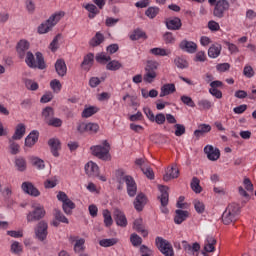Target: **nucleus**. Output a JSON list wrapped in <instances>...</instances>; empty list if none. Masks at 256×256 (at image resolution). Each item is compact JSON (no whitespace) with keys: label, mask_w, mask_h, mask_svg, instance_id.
I'll return each mask as SVG.
<instances>
[{"label":"nucleus","mask_w":256,"mask_h":256,"mask_svg":"<svg viewBox=\"0 0 256 256\" xmlns=\"http://www.w3.org/2000/svg\"><path fill=\"white\" fill-rule=\"evenodd\" d=\"M63 17H65V12H63V11L56 12L55 14L50 16L49 19L45 23H42L38 27V33H40L41 35H43L45 33H49V31H51L53 29V27H55V25L57 23H59V21H61V19H63Z\"/></svg>","instance_id":"39448f33"},{"label":"nucleus","mask_w":256,"mask_h":256,"mask_svg":"<svg viewBox=\"0 0 256 256\" xmlns=\"http://www.w3.org/2000/svg\"><path fill=\"white\" fill-rule=\"evenodd\" d=\"M39 141V131L33 130L25 139V146L26 147H33L35 143Z\"/></svg>","instance_id":"aec40b11"},{"label":"nucleus","mask_w":256,"mask_h":256,"mask_svg":"<svg viewBox=\"0 0 256 256\" xmlns=\"http://www.w3.org/2000/svg\"><path fill=\"white\" fill-rule=\"evenodd\" d=\"M208 3L214 5L213 15L217 19H223L225 13L229 11L230 4L228 0H208Z\"/></svg>","instance_id":"423d86ee"},{"label":"nucleus","mask_w":256,"mask_h":256,"mask_svg":"<svg viewBox=\"0 0 256 256\" xmlns=\"http://www.w3.org/2000/svg\"><path fill=\"white\" fill-rule=\"evenodd\" d=\"M102 215L105 227H111V225H113V217L111 216V211L105 209L102 211Z\"/></svg>","instance_id":"e433bc0d"},{"label":"nucleus","mask_w":256,"mask_h":256,"mask_svg":"<svg viewBox=\"0 0 256 256\" xmlns=\"http://www.w3.org/2000/svg\"><path fill=\"white\" fill-rule=\"evenodd\" d=\"M86 11H88L89 13V19H93L95 18V15H99V9H97V6H95L94 4H87L85 6Z\"/></svg>","instance_id":"37998d69"},{"label":"nucleus","mask_w":256,"mask_h":256,"mask_svg":"<svg viewBox=\"0 0 256 256\" xmlns=\"http://www.w3.org/2000/svg\"><path fill=\"white\" fill-rule=\"evenodd\" d=\"M25 131H26V128H25L24 124H21V123L18 124L16 126L15 133L13 134L11 139H14L16 141L23 139V137L25 136Z\"/></svg>","instance_id":"7c9ffc66"},{"label":"nucleus","mask_w":256,"mask_h":256,"mask_svg":"<svg viewBox=\"0 0 256 256\" xmlns=\"http://www.w3.org/2000/svg\"><path fill=\"white\" fill-rule=\"evenodd\" d=\"M97 113V108L90 106L88 108H85L82 112V117L84 119H89V117H93Z\"/></svg>","instance_id":"a18cd8bd"},{"label":"nucleus","mask_w":256,"mask_h":256,"mask_svg":"<svg viewBox=\"0 0 256 256\" xmlns=\"http://www.w3.org/2000/svg\"><path fill=\"white\" fill-rule=\"evenodd\" d=\"M150 53L156 57H168V55H171V50L165 48H152L150 49Z\"/></svg>","instance_id":"473e14b6"},{"label":"nucleus","mask_w":256,"mask_h":256,"mask_svg":"<svg viewBox=\"0 0 256 256\" xmlns=\"http://www.w3.org/2000/svg\"><path fill=\"white\" fill-rule=\"evenodd\" d=\"M25 86L30 91H37L39 89V84L33 80H26Z\"/></svg>","instance_id":"0e129e2a"},{"label":"nucleus","mask_w":256,"mask_h":256,"mask_svg":"<svg viewBox=\"0 0 256 256\" xmlns=\"http://www.w3.org/2000/svg\"><path fill=\"white\" fill-rule=\"evenodd\" d=\"M158 189L161 193L159 199L161 202V213H164V215H167L169 213V209L167 208V205H169V188L163 185L158 186Z\"/></svg>","instance_id":"9d476101"},{"label":"nucleus","mask_w":256,"mask_h":256,"mask_svg":"<svg viewBox=\"0 0 256 256\" xmlns=\"http://www.w3.org/2000/svg\"><path fill=\"white\" fill-rule=\"evenodd\" d=\"M90 151H92V155L101 159L102 161H111V146L107 140H104L102 145L91 146Z\"/></svg>","instance_id":"7ed1b4c3"},{"label":"nucleus","mask_w":256,"mask_h":256,"mask_svg":"<svg viewBox=\"0 0 256 256\" xmlns=\"http://www.w3.org/2000/svg\"><path fill=\"white\" fill-rule=\"evenodd\" d=\"M180 99L184 105H187L188 107H192V108L195 107V102L193 101L192 97L183 95L181 96Z\"/></svg>","instance_id":"e2e57ef3"},{"label":"nucleus","mask_w":256,"mask_h":256,"mask_svg":"<svg viewBox=\"0 0 256 256\" xmlns=\"http://www.w3.org/2000/svg\"><path fill=\"white\" fill-rule=\"evenodd\" d=\"M55 69L59 77H65L67 75V64H65V60L58 59L55 63Z\"/></svg>","instance_id":"4be33fe9"},{"label":"nucleus","mask_w":256,"mask_h":256,"mask_svg":"<svg viewBox=\"0 0 256 256\" xmlns=\"http://www.w3.org/2000/svg\"><path fill=\"white\" fill-rule=\"evenodd\" d=\"M50 87L54 93H59L61 91V82L57 79H54L50 82Z\"/></svg>","instance_id":"680f3d73"},{"label":"nucleus","mask_w":256,"mask_h":256,"mask_svg":"<svg viewBox=\"0 0 256 256\" xmlns=\"http://www.w3.org/2000/svg\"><path fill=\"white\" fill-rule=\"evenodd\" d=\"M221 45L220 44H213L209 49H208V57L210 59H217L221 55Z\"/></svg>","instance_id":"c756f323"},{"label":"nucleus","mask_w":256,"mask_h":256,"mask_svg":"<svg viewBox=\"0 0 256 256\" xmlns=\"http://www.w3.org/2000/svg\"><path fill=\"white\" fill-rule=\"evenodd\" d=\"M49 147L54 157H59V149H61V142L59 139L52 138L48 141Z\"/></svg>","instance_id":"a878e982"},{"label":"nucleus","mask_w":256,"mask_h":256,"mask_svg":"<svg viewBox=\"0 0 256 256\" xmlns=\"http://www.w3.org/2000/svg\"><path fill=\"white\" fill-rule=\"evenodd\" d=\"M243 75L244 77L251 79L252 77H255V70H253V67L246 65L243 69Z\"/></svg>","instance_id":"6e6d98bb"},{"label":"nucleus","mask_w":256,"mask_h":256,"mask_svg":"<svg viewBox=\"0 0 256 256\" xmlns=\"http://www.w3.org/2000/svg\"><path fill=\"white\" fill-rule=\"evenodd\" d=\"M146 17L149 19H155L159 15V7H149L145 12Z\"/></svg>","instance_id":"de8ad7c7"},{"label":"nucleus","mask_w":256,"mask_h":256,"mask_svg":"<svg viewBox=\"0 0 256 256\" xmlns=\"http://www.w3.org/2000/svg\"><path fill=\"white\" fill-rule=\"evenodd\" d=\"M174 127L176 129L174 132L176 137H181L182 135H185V125L175 124Z\"/></svg>","instance_id":"69168bd1"},{"label":"nucleus","mask_w":256,"mask_h":256,"mask_svg":"<svg viewBox=\"0 0 256 256\" xmlns=\"http://www.w3.org/2000/svg\"><path fill=\"white\" fill-rule=\"evenodd\" d=\"M48 229L49 224H47L45 220L38 222L34 228L36 239H38V241H45V239H47V235H49Z\"/></svg>","instance_id":"1a4fd4ad"},{"label":"nucleus","mask_w":256,"mask_h":256,"mask_svg":"<svg viewBox=\"0 0 256 256\" xmlns=\"http://www.w3.org/2000/svg\"><path fill=\"white\" fill-rule=\"evenodd\" d=\"M97 131H99V124L87 123V133H97Z\"/></svg>","instance_id":"774afa93"},{"label":"nucleus","mask_w":256,"mask_h":256,"mask_svg":"<svg viewBox=\"0 0 256 256\" xmlns=\"http://www.w3.org/2000/svg\"><path fill=\"white\" fill-rule=\"evenodd\" d=\"M130 241L134 247H139V245L143 243V239L137 234H132L130 236Z\"/></svg>","instance_id":"4d7b16f0"},{"label":"nucleus","mask_w":256,"mask_h":256,"mask_svg":"<svg viewBox=\"0 0 256 256\" xmlns=\"http://www.w3.org/2000/svg\"><path fill=\"white\" fill-rule=\"evenodd\" d=\"M11 253H14V255H19V253H23V245L21 243L14 241L11 244Z\"/></svg>","instance_id":"c03bdc74"},{"label":"nucleus","mask_w":256,"mask_h":256,"mask_svg":"<svg viewBox=\"0 0 256 256\" xmlns=\"http://www.w3.org/2000/svg\"><path fill=\"white\" fill-rule=\"evenodd\" d=\"M47 125H49L50 127H61V125H63V120H61L60 118H54L52 117L50 120H48Z\"/></svg>","instance_id":"13d9d810"},{"label":"nucleus","mask_w":256,"mask_h":256,"mask_svg":"<svg viewBox=\"0 0 256 256\" xmlns=\"http://www.w3.org/2000/svg\"><path fill=\"white\" fill-rule=\"evenodd\" d=\"M143 79L146 83H153V81H155V79H157V72L145 70Z\"/></svg>","instance_id":"79ce46f5"},{"label":"nucleus","mask_w":256,"mask_h":256,"mask_svg":"<svg viewBox=\"0 0 256 256\" xmlns=\"http://www.w3.org/2000/svg\"><path fill=\"white\" fill-rule=\"evenodd\" d=\"M36 55V59H35ZM33 55L31 52L26 53V59L25 63L30 67V69H46L47 64H45V58L43 57V54L41 52H36V54Z\"/></svg>","instance_id":"f03ea898"},{"label":"nucleus","mask_w":256,"mask_h":256,"mask_svg":"<svg viewBox=\"0 0 256 256\" xmlns=\"http://www.w3.org/2000/svg\"><path fill=\"white\" fill-rule=\"evenodd\" d=\"M121 67H122L121 62H119L117 60L110 61L106 65V69H108V71H119V69H121Z\"/></svg>","instance_id":"09e8293b"},{"label":"nucleus","mask_w":256,"mask_h":256,"mask_svg":"<svg viewBox=\"0 0 256 256\" xmlns=\"http://www.w3.org/2000/svg\"><path fill=\"white\" fill-rule=\"evenodd\" d=\"M158 67H159V62L155 60H148L145 67V71L157 72Z\"/></svg>","instance_id":"8fccbe9b"},{"label":"nucleus","mask_w":256,"mask_h":256,"mask_svg":"<svg viewBox=\"0 0 256 256\" xmlns=\"http://www.w3.org/2000/svg\"><path fill=\"white\" fill-rule=\"evenodd\" d=\"M69 240L74 244V253H78L83 255V251H85V240L84 238H79L77 236H70Z\"/></svg>","instance_id":"f8f14e48"},{"label":"nucleus","mask_w":256,"mask_h":256,"mask_svg":"<svg viewBox=\"0 0 256 256\" xmlns=\"http://www.w3.org/2000/svg\"><path fill=\"white\" fill-rule=\"evenodd\" d=\"M194 208L197 213L205 212V204L199 200L194 201Z\"/></svg>","instance_id":"338daca9"},{"label":"nucleus","mask_w":256,"mask_h":256,"mask_svg":"<svg viewBox=\"0 0 256 256\" xmlns=\"http://www.w3.org/2000/svg\"><path fill=\"white\" fill-rule=\"evenodd\" d=\"M21 189L26 193V195H30L31 197H39V195H41L39 189H37V187H35L31 182H23Z\"/></svg>","instance_id":"9b49d317"},{"label":"nucleus","mask_w":256,"mask_h":256,"mask_svg":"<svg viewBox=\"0 0 256 256\" xmlns=\"http://www.w3.org/2000/svg\"><path fill=\"white\" fill-rule=\"evenodd\" d=\"M15 165L18 168V171H25V169H27V162L24 158H16Z\"/></svg>","instance_id":"5fc2aeb1"},{"label":"nucleus","mask_w":256,"mask_h":256,"mask_svg":"<svg viewBox=\"0 0 256 256\" xmlns=\"http://www.w3.org/2000/svg\"><path fill=\"white\" fill-rule=\"evenodd\" d=\"M166 121V116L163 113H158L156 116H154V119L152 120V123H156L157 125H163Z\"/></svg>","instance_id":"bf43d9fd"},{"label":"nucleus","mask_w":256,"mask_h":256,"mask_svg":"<svg viewBox=\"0 0 256 256\" xmlns=\"http://www.w3.org/2000/svg\"><path fill=\"white\" fill-rule=\"evenodd\" d=\"M85 173L88 177H99V166L95 162L90 161L85 165Z\"/></svg>","instance_id":"dca6fc26"},{"label":"nucleus","mask_w":256,"mask_h":256,"mask_svg":"<svg viewBox=\"0 0 256 256\" xmlns=\"http://www.w3.org/2000/svg\"><path fill=\"white\" fill-rule=\"evenodd\" d=\"M145 205H147V197L143 193L138 194L134 201V208L136 211H143Z\"/></svg>","instance_id":"6ab92c4d"},{"label":"nucleus","mask_w":256,"mask_h":256,"mask_svg":"<svg viewBox=\"0 0 256 256\" xmlns=\"http://www.w3.org/2000/svg\"><path fill=\"white\" fill-rule=\"evenodd\" d=\"M29 41L22 39L17 43L16 51L20 57V59H24L27 51H29Z\"/></svg>","instance_id":"2eb2a0df"},{"label":"nucleus","mask_w":256,"mask_h":256,"mask_svg":"<svg viewBox=\"0 0 256 256\" xmlns=\"http://www.w3.org/2000/svg\"><path fill=\"white\" fill-rule=\"evenodd\" d=\"M176 215L174 217V223H176V225H181V223H183V221H187L188 217H189V212L186 210H176L175 211Z\"/></svg>","instance_id":"412c9836"},{"label":"nucleus","mask_w":256,"mask_h":256,"mask_svg":"<svg viewBox=\"0 0 256 256\" xmlns=\"http://www.w3.org/2000/svg\"><path fill=\"white\" fill-rule=\"evenodd\" d=\"M179 47L182 51H185L186 53L193 54L197 51V43L193 41L182 40L179 44Z\"/></svg>","instance_id":"4468645a"},{"label":"nucleus","mask_w":256,"mask_h":256,"mask_svg":"<svg viewBox=\"0 0 256 256\" xmlns=\"http://www.w3.org/2000/svg\"><path fill=\"white\" fill-rule=\"evenodd\" d=\"M105 41V36L101 32H97L95 36L89 41L90 47H99Z\"/></svg>","instance_id":"2f4dec72"},{"label":"nucleus","mask_w":256,"mask_h":256,"mask_svg":"<svg viewBox=\"0 0 256 256\" xmlns=\"http://www.w3.org/2000/svg\"><path fill=\"white\" fill-rule=\"evenodd\" d=\"M116 177L118 183L126 184L127 194L129 195V197H135L137 195V183L132 176L125 175V172H123V170H118L116 172Z\"/></svg>","instance_id":"f257e3e1"},{"label":"nucleus","mask_w":256,"mask_h":256,"mask_svg":"<svg viewBox=\"0 0 256 256\" xmlns=\"http://www.w3.org/2000/svg\"><path fill=\"white\" fill-rule=\"evenodd\" d=\"M131 41H139V39H147V34L141 29H136L130 34Z\"/></svg>","instance_id":"c9c22d12"},{"label":"nucleus","mask_w":256,"mask_h":256,"mask_svg":"<svg viewBox=\"0 0 256 256\" xmlns=\"http://www.w3.org/2000/svg\"><path fill=\"white\" fill-rule=\"evenodd\" d=\"M198 107L200 111H209V109L213 107V102L207 99H202L198 101Z\"/></svg>","instance_id":"4c0bfd02"},{"label":"nucleus","mask_w":256,"mask_h":256,"mask_svg":"<svg viewBox=\"0 0 256 256\" xmlns=\"http://www.w3.org/2000/svg\"><path fill=\"white\" fill-rule=\"evenodd\" d=\"M31 163L34 167L38 169H45V162L41 158L32 157Z\"/></svg>","instance_id":"864d4df0"},{"label":"nucleus","mask_w":256,"mask_h":256,"mask_svg":"<svg viewBox=\"0 0 256 256\" xmlns=\"http://www.w3.org/2000/svg\"><path fill=\"white\" fill-rule=\"evenodd\" d=\"M179 177V169L177 167H168L163 177L164 181H171V179H177Z\"/></svg>","instance_id":"bb28decb"},{"label":"nucleus","mask_w":256,"mask_h":256,"mask_svg":"<svg viewBox=\"0 0 256 256\" xmlns=\"http://www.w3.org/2000/svg\"><path fill=\"white\" fill-rule=\"evenodd\" d=\"M96 61L97 63H107L108 61H111V56H108L105 53H99L96 55Z\"/></svg>","instance_id":"052dcab7"},{"label":"nucleus","mask_w":256,"mask_h":256,"mask_svg":"<svg viewBox=\"0 0 256 256\" xmlns=\"http://www.w3.org/2000/svg\"><path fill=\"white\" fill-rule=\"evenodd\" d=\"M32 209L33 210L30 211L26 216L28 223H35V221H41V219H43L47 213L45 211V207H43V205L41 204H33Z\"/></svg>","instance_id":"0eeeda50"},{"label":"nucleus","mask_w":256,"mask_h":256,"mask_svg":"<svg viewBox=\"0 0 256 256\" xmlns=\"http://www.w3.org/2000/svg\"><path fill=\"white\" fill-rule=\"evenodd\" d=\"M175 91H177V88H175V84H164L161 87L160 97H167V95H171V93H175Z\"/></svg>","instance_id":"cd10ccee"},{"label":"nucleus","mask_w":256,"mask_h":256,"mask_svg":"<svg viewBox=\"0 0 256 256\" xmlns=\"http://www.w3.org/2000/svg\"><path fill=\"white\" fill-rule=\"evenodd\" d=\"M93 61H95V55H93V53H89L84 56V59L81 63L82 69H84V71H89V69L93 67Z\"/></svg>","instance_id":"b1692460"},{"label":"nucleus","mask_w":256,"mask_h":256,"mask_svg":"<svg viewBox=\"0 0 256 256\" xmlns=\"http://www.w3.org/2000/svg\"><path fill=\"white\" fill-rule=\"evenodd\" d=\"M133 229H135V231L138 233H141L142 237H147V235H149V232H147V230H145V226H143L142 218L134 220Z\"/></svg>","instance_id":"393cba45"},{"label":"nucleus","mask_w":256,"mask_h":256,"mask_svg":"<svg viewBox=\"0 0 256 256\" xmlns=\"http://www.w3.org/2000/svg\"><path fill=\"white\" fill-rule=\"evenodd\" d=\"M54 217L56 221H59L60 223L69 224V219H67V217H65V215L62 214L60 210H57V209L54 210Z\"/></svg>","instance_id":"603ef678"},{"label":"nucleus","mask_w":256,"mask_h":256,"mask_svg":"<svg viewBox=\"0 0 256 256\" xmlns=\"http://www.w3.org/2000/svg\"><path fill=\"white\" fill-rule=\"evenodd\" d=\"M114 217H115V221H116V225H118V227H126L127 226V216H125V213H123V211L116 209L114 211Z\"/></svg>","instance_id":"f3484780"},{"label":"nucleus","mask_w":256,"mask_h":256,"mask_svg":"<svg viewBox=\"0 0 256 256\" xmlns=\"http://www.w3.org/2000/svg\"><path fill=\"white\" fill-rule=\"evenodd\" d=\"M53 115H55V110H53V108L50 106L42 110V117L44 118V121H46V123L53 118Z\"/></svg>","instance_id":"58836bf2"},{"label":"nucleus","mask_w":256,"mask_h":256,"mask_svg":"<svg viewBox=\"0 0 256 256\" xmlns=\"http://www.w3.org/2000/svg\"><path fill=\"white\" fill-rule=\"evenodd\" d=\"M204 153L207 154L209 161H217V159L221 157V152L219 151V149L211 145H207L204 147Z\"/></svg>","instance_id":"ddd939ff"},{"label":"nucleus","mask_w":256,"mask_h":256,"mask_svg":"<svg viewBox=\"0 0 256 256\" xmlns=\"http://www.w3.org/2000/svg\"><path fill=\"white\" fill-rule=\"evenodd\" d=\"M174 63L178 69H187L189 67V62L184 57H176Z\"/></svg>","instance_id":"ea45409f"},{"label":"nucleus","mask_w":256,"mask_h":256,"mask_svg":"<svg viewBox=\"0 0 256 256\" xmlns=\"http://www.w3.org/2000/svg\"><path fill=\"white\" fill-rule=\"evenodd\" d=\"M156 247L159 249L160 253L165 256H175V251L173 250V245L169 241L165 240L163 237H156L155 239Z\"/></svg>","instance_id":"6e6552de"},{"label":"nucleus","mask_w":256,"mask_h":256,"mask_svg":"<svg viewBox=\"0 0 256 256\" xmlns=\"http://www.w3.org/2000/svg\"><path fill=\"white\" fill-rule=\"evenodd\" d=\"M59 39H61V34H57L50 43L49 49L52 53H55L59 49Z\"/></svg>","instance_id":"49530a36"},{"label":"nucleus","mask_w":256,"mask_h":256,"mask_svg":"<svg viewBox=\"0 0 256 256\" xmlns=\"http://www.w3.org/2000/svg\"><path fill=\"white\" fill-rule=\"evenodd\" d=\"M181 19L180 18H171L166 21L167 29H170L171 31H179L181 29Z\"/></svg>","instance_id":"5701e85b"},{"label":"nucleus","mask_w":256,"mask_h":256,"mask_svg":"<svg viewBox=\"0 0 256 256\" xmlns=\"http://www.w3.org/2000/svg\"><path fill=\"white\" fill-rule=\"evenodd\" d=\"M182 247H183L184 251H186V253H197V251H199V249H201V245H199V243L195 242L191 246V244H189L185 240L182 241Z\"/></svg>","instance_id":"c85d7f7f"},{"label":"nucleus","mask_w":256,"mask_h":256,"mask_svg":"<svg viewBox=\"0 0 256 256\" xmlns=\"http://www.w3.org/2000/svg\"><path fill=\"white\" fill-rule=\"evenodd\" d=\"M62 209L66 215H71L73 213V209H75V204L71 199H67L65 202L62 204Z\"/></svg>","instance_id":"72a5a7b5"},{"label":"nucleus","mask_w":256,"mask_h":256,"mask_svg":"<svg viewBox=\"0 0 256 256\" xmlns=\"http://www.w3.org/2000/svg\"><path fill=\"white\" fill-rule=\"evenodd\" d=\"M215 245H217L215 237L207 236L204 242V251H206V253H215Z\"/></svg>","instance_id":"a211bd4d"},{"label":"nucleus","mask_w":256,"mask_h":256,"mask_svg":"<svg viewBox=\"0 0 256 256\" xmlns=\"http://www.w3.org/2000/svg\"><path fill=\"white\" fill-rule=\"evenodd\" d=\"M200 180L197 177H193L192 181H191V189L192 191H194V193H201V191H203V188H201L200 185Z\"/></svg>","instance_id":"a19ab883"},{"label":"nucleus","mask_w":256,"mask_h":256,"mask_svg":"<svg viewBox=\"0 0 256 256\" xmlns=\"http://www.w3.org/2000/svg\"><path fill=\"white\" fill-rule=\"evenodd\" d=\"M119 243V239L117 238H106L99 241L100 247H113Z\"/></svg>","instance_id":"f704fd0d"},{"label":"nucleus","mask_w":256,"mask_h":256,"mask_svg":"<svg viewBox=\"0 0 256 256\" xmlns=\"http://www.w3.org/2000/svg\"><path fill=\"white\" fill-rule=\"evenodd\" d=\"M240 213L239 205L235 203L230 204L222 214V222L224 225H231V223H235L239 219Z\"/></svg>","instance_id":"20e7f679"},{"label":"nucleus","mask_w":256,"mask_h":256,"mask_svg":"<svg viewBox=\"0 0 256 256\" xmlns=\"http://www.w3.org/2000/svg\"><path fill=\"white\" fill-rule=\"evenodd\" d=\"M9 147H10V153L11 155H17L19 153V144L15 142V139L10 138L9 139Z\"/></svg>","instance_id":"3c124183"}]
</instances>
